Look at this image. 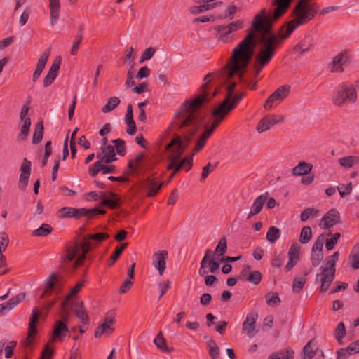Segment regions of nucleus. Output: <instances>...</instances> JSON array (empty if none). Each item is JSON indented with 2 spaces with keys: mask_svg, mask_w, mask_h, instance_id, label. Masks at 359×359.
Here are the masks:
<instances>
[{
  "mask_svg": "<svg viewBox=\"0 0 359 359\" xmlns=\"http://www.w3.org/2000/svg\"><path fill=\"white\" fill-rule=\"evenodd\" d=\"M52 231L53 227L50 224L44 223L33 231V236L37 237H45Z\"/></svg>",
  "mask_w": 359,
  "mask_h": 359,
  "instance_id": "39",
  "label": "nucleus"
},
{
  "mask_svg": "<svg viewBox=\"0 0 359 359\" xmlns=\"http://www.w3.org/2000/svg\"><path fill=\"white\" fill-rule=\"evenodd\" d=\"M25 298V293L21 292L8 301L0 304V316L4 315L22 302Z\"/></svg>",
  "mask_w": 359,
  "mask_h": 359,
  "instance_id": "22",
  "label": "nucleus"
},
{
  "mask_svg": "<svg viewBox=\"0 0 359 359\" xmlns=\"http://www.w3.org/2000/svg\"><path fill=\"white\" fill-rule=\"evenodd\" d=\"M217 168V164L212 165L210 163H208L205 167H203L200 181L201 182H204L208 176L213 172Z\"/></svg>",
  "mask_w": 359,
  "mask_h": 359,
  "instance_id": "50",
  "label": "nucleus"
},
{
  "mask_svg": "<svg viewBox=\"0 0 359 359\" xmlns=\"http://www.w3.org/2000/svg\"><path fill=\"white\" fill-rule=\"evenodd\" d=\"M101 205L107 206L111 209H116L119 205V199L104 198L101 202Z\"/></svg>",
  "mask_w": 359,
  "mask_h": 359,
  "instance_id": "61",
  "label": "nucleus"
},
{
  "mask_svg": "<svg viewBox=\"0 0 359 359\" xmlns=\"http://www.w3.org/2000/svg\"><path fill=\"white\" fill-rule=\"evenodd\" d=\"M88 239V235H86L83 238V242L79 244L80 249L82 250V254L76 259L74 264V269H76L78 266H81L86 258V254L90 251L93 248V244Z\"/></svg>",
  "mask_w": 359,
  "mask_h": 359,
  "instance_id": "24",
  "label": "nucleus"
},
{
  "mask_svg": "<svg viewBox=\"0 0 359 359\" xmlns=\"http://www.w3.org/2000/svg\"><path fill=\"white\" fill-rule=\"evenodd\" d=\"M346 334V330L343 322L339 323L334 330V336L339 344H342L343 338Z\"/></svg>",
  "mask_w": 359,
  "mask_h": 359,
  "instance_id": "37",
  "label": "nucleus"
},
{
  "mask_svg": "<svg viewBox=\"0 0 359 359\" xmlns=\"http://www.w3.org/2000/svg\"><path fill=\"white\" fill-rule=\"evenodd\" d=\"M50 22L52 26L57 22L60 13V1L49 0Z\"/></svg>",
  "mask_w": 359,
  "mask_h": 359,
  "instance_id": "29",
  "label": "nucleus"
},
{
  "mask_svg": "<svg viewBox=\"0 0 359 359\" xmlns=\"http://www.w3.org/2000/svg\"><path fill=\"white\" fill-rule=\"evenodd\" d=\"M350 63V57L346 53L337 54L329 64V69L333 73H341L344 70V67Z\"/></svg>",
  "mask_w": 359,
  "mask_h": 359,
  "instance_id": "14",
  "label": "nucleus"
},
{
  "mask_svg": "<svg viewBox=\"0 0 359 359\" xmlns=\"http://www.w3.org/2000/svg\"><path fill=\"white\" fill-rule=\"evenodd\" d=\"M211 74H208L204 79V83L201 86V93L196 96L192 101H186L180 107V111L175 114L174 126L179 128L183 126H189V133L195 134L200 128L203 118L201 116L199 109L205 103L210 102L217 93L215 90L210 93L208 84L211 81Z\"/></svg>",
  "mask_w": 359,
  "mask_h": 359,
  "instance_id": "2",
  "label": "nucleus"
},
{
  "mask_svg": "<svg viewBox=\"0 0 359 359\" xmlns=\"http://www.w3.org/2000/svg\"><path fill=\"white\" fill-rule=\"evenodd\" d=\"M265 299L270 306H278L281 302L278 294H273L271 292L267 293L265 295Z\"/></svg>",
  "mask_w": 359,
  "mask_h": 359,
  "instance_id": "47",
  "label": "nucleus"
},
{
  "mask_svg": "<svg viewBox=\"0 0 359 359\" xmlns=\"http://www.w3.org/2000/svg\"><path fill=\"white\" fill-rule=\"evenodd\" d=\"M318 8L319 6L316 3L310 4V0H299L293 10V14L297 18L283 25L286 28V32L281 37L288 38L297 26L311 21L317 14Z\"/></svg>",
  "mask_w": 359,
  "mask_h": 359,
  "instance_id": "4",
  "label": "nucleus"
},
{
  "mask_svg": "<svg viewBox=\"0 0 359 359\" xmlns=\"http://www.w3.org/2000/svg\"><path fill=\"white\" fill-rule=\"evenodd\" d=\"M336 359H348L350 355H352L346 348H339L337 353Z\"/></svg>",
  "mask_w": 359,
  "mask_h": 359,
  "instance_id": "64",
  "label": "nucleus"
},
{
  "mask_svg": "<svg viewBox=\"0 0 359 359\" xmlns=\"http://www.w3.org/2000/svg\"><path fill=\"white\" fill-rule=\"evenodd\" d=\"M222 4L221 1L215 2L210 4H203L198 6H194L190 7L189 11L191 13L194 15H197L198 13H203L208 10H211L215 8L217 5H220Z\"/></svg>",
  "mask_w": 359,
  "mask_h": 359,
  "instance_id": "33",
  "label": "nucleus"
},
{
  "mask_svg": "<svg viewBox=\"0 0 359 359\" xmlns=\"http://www.w3.org/2000/svg\"><path fill=\"white\" fill-rule=\"evenodd\" d=\"M292 0H273V5L276 6L272 20L276 21L278 20L287 10Z\"/></svg>",
  "mask_w": 359,
  "mask_h": 359,
  "instance_id": "25",
  "label": "nucleus"
},
{
  "mask_svg": "<svg viewBox=\"0 0 359 359\" xmlns=\"http://www.w3.org/2000/svg\"><path fill=\"white\" fill-rule=\"evenodd\" d=\"M127 246L128 243H123L119 247H117L116 248V250L114 251V254L110 257V258L107 261V265L109 266H111L114 264V263L116 262V260L118 259V257L121 256V255L123 253V250L127 248Z\"/></svg>",
  "mask_w": 359,
  "mask_h": 359,
  "instance_id": "38",
  "label": "nucleus"
},
{
  "mask_svg": "<svg viewBox=\"0 0 359 359\" xmlns=\"http://www.w3.org/2000/svg\"><path fill=\"white\" fill-rule=\"evenodd\" d=\"M50 55V48H49L46 49L43 51V53L41 54V55L40 56V57L37 62L36 67L38 68L44 69Z\"/></svg>",
  "mask_w": 359,
  "mask_h": 359,
  "instance_id": "46",
  "label": "nucleus"
},
{
  "mask_svg": "<svg viewBox=\"0 0 359 359\" xmlns=\"http://www.w3.org/2000/svg\"><path fill=\"white\" fill-rule=\"evenodd\" d=\"M97 158L101 163H110L116 160L114 147L107 145L102 147L101 151L97 154Z\"/></svg>",
  "mask_w": 359,
  "mask_h": 359,
  "instance_id": "23",
  "label": "nucleus"
},
{
  "mask_svg": "<svg viewBox=\"0 0 359 359\" xmlns=\"http://www.w3.org/2000/svg\"><path fill=\"white\" fill-rule=\"evenodd\" d=\"M9 243L8 235L5 232L0 233V275L5 274L8 272V269L6 264V257L3 255Z\"/></svg>",
  "mask_w": 359,
  "mask_h": 359,
  "instance_id": "19",
  "label": "nucleus"
},
{
  "mask_svg": "<svg viewBox=\"0 0 359 359\" xmlns=\"http://www.w3.org/2000/svg\"><path fill=\"white\" fill-rule=\"evenodd\" d=\"M236 83L232 82L230 83V85L227 87L226 89V98L223 100V102L218 106L217 108L215 109V114H219L222 109L225 107L226 104L230 102V101L232 100V95L234 93V90L236 87Z\"/></svg>",
  "mask_w": 359,
  "mask_h": 359,
  "instance_id": "32",
  "label": "nucleus"
},
{
  "mask_svg": "<svg viewBox=\"0 0 359 359\" xmlns=\"http://www.w3.org/2000/svg\"><path fill=\"white\" fill-rule=\"evenodd\" d=\"M61 64V57L57 56L53 60L48 74L44 77L43 81V86L47 88L53 83L57 78Z\"/></svg>",
  "mask_w": 359,
  "mask_h": 359,
  "instance_id": "16",
  "label": "nucleus"
},
{
  "mask_svg": "<svg viewBox=\"0 0 359 359\" xmlns=\"http://www.w3.org/2000/svg\"><path fill=\"white\" fill-rule=\"evenodd\" d=\"M120 104V99L118 97H110L107 104L102 108V113H109L113 111Z\"/></svg>",
  "mask_w": 359,
  "mask_h": 359,
  "instance_id": "40",
  "label": "nucleus"
},
{
  "mask_svg": "<svg viewBox=\"0 0 359 359\" xmlns=\"http://www.w3.org/2000/svg\"><path fill=\"white\" fill-rule=\"evenodd\" d=\"M39 311L36 308L33 309L29 318L27 337L20 344V345L25 349L32 348L34 344V336L37 334V330L35 325L39 320Z\"/></svg>",
  "mask_w": 359,
  "mask_h": 359,
  "instance_id": "10",
  "label": "nucleus"
},
{
  "mask_svg": "<svg viewBox=\"0 0 359 359\" xmlns=\"http://www.w3.org/2000/svg\"><path fill=\"white\" fill-rule=\"evenodd\" d=\"M68 319L67 316L63 317V320H58L55 322L53 327L52 337L49 339L48 343H54L55 341H62L63 338L69 334V328L65 321Z\"/></svg>",
  "mask_w": 359,
  "mask_h": 359,
  "instance_id": "12",
  "label": "nucleus"
},
{
  "mask_svg": "<svg viewBox=\"0 0 359 359\" xmlns=\"http://www.w3.org/2000/svg\"><path fill=\"white\" fill-rule=\"evenodd\" d=\"M351 355H354L359 353V340H356L351 343L346 348Z\"/></svg>",
  "mask_w": 359,
  "mask_h": 359,
  "instance_id": "63",
  "label": "nucleus"
},
{
  "mask_svg": "<svg viewBox=\"0 0 359 359\" xmlns=\"http://www.w3.org/2000/svg\"><path fill=\"white\" fill-rule=\"evenodd\" d=\"M244 95V93L236 94L235 95H233L232 100L230 101V102L226 104L225 107L222 109V111L219 112V114H215V109L213 110L212 116L215 117V120L209 127L205 128V131L199 137L195 149V151L201 150L204 147L207 140L213 133L215 128L222 123L225 116L237 106Z\"/></svg>",
  "mask_w": 359,
  "mask_h": 359,
  "instance_id": "5",
  "label": "nucleus"
},
{
  "mask_svg": "<svg viewBox=\"0 0 359 359\" xmlns=\"http://www.w3.org/2000/svg\"><path fill=\"white\" fill-rule=\"evenodd\" d=\"M60 218H75L76 219L82 217H88L90 218L97 215H104L106 210L98 208H75L72 207H63L59 210Z\"/></svg>",
  "mask_w": 359,
  "mask_h": 359,
  "instance_id": "9",
  "label": "nucleus"
},
{
  "mask_svg": "<svg viewBox=\"0 0 359 359\" xmlns=\"http://www.w3.org/2000/svg\"><path fill=\"white\" fill-rule=\"evenodd\" d=\"M243 27V20H237L233 21L229 25H221L214 27L216 31V38L222 43H229L233 41L232 34Z\"/></svg>",
  "mask_w": 359,
  "mask_h": 359,
  "instance_id": "8",
  "label": "nucleus"
},
{
  "mask_svg": "<svg viewBox=\"0 0 359 359\" xmlns=\"http://www.w3.org/2000/svg\"><path fill=\"white\" fill-rule=\"evenodd\" d=\"M168 256V253L166 250H161L153 255L152 264L158 269L161 276L163 275L166 268Z\"/></svg>",
  "mask_w": 359,
  "mask_h": 359,
  "instance_id": "21",
  "label": "nucleus"
},
{
  "mask_svg": "<svg viewBox=\"0 0 359 359\" xmlns=\"http://www.w3.org/2000/svg\"><path fill=\"white\" fill-rule=\"evenodd\" d=\"M306 283V280L304 278H295L292 285V290L295 293H299L303 289Z\"/></svg>",
  "mask_w": 359,
  "mask_h": 359,
  "instance_id": "57",
  "label": "nucleus"
},
{
  "mask_svg": "<svg viewBox=\"0 0 359 359\" xmlns=\"http://www.w3.org/2000/svg\"><path fill=\"white\" fill-rule=\"evenodd\" d=\"M313 165L305 161H301L292 170V173L294 176L306 175L312 170Z\"/></svg>",
  "mask_w": 359,
  "mask_h": 359,
  "instance_id": "31",
  "label": "nucleus"
},
{
  "mask_svg": "<svg viewBox=\"0 0 359 359\" xmlns=\"http://www.w3.org/2000/svg\"><path fill=\"white\" fill-rule=\"evenodd\" d=\"M57 281V275L55 273H53L50 275L49 278L46 283V288L43 292L41 297H44L47 295H50L52 293L53 290L54 289L56 282Z\"/></svg>",
  "mask_w": 359,
  "mask_h": 359,
  "instance_id": "42",
  "label": "nucleus"
},
{
  "mask_svg": "<svg viewBox=\"0 0 359 359\" xmlns=\"http://www.w3.org/2000/svg\"><path fill=\"white\" fill-rule=\"evenodd\" d=\"M318 213V210L312 208H308L304 209L300 215L302 222H306L311 216H316Z\"/></svg>",
  "mask_w": 359,
  "mask_h": 359,
  "instance_id": "54",
  "label": "nucleus"
},
{
  "mask_svg": "<svg viewBox=\"0 0 359 359\" xmlns=\"http://www.w3.org/2000/svg\"><path fill=\"white\" fill-rule=\"evenodd\" d=\"M323 257L324 256L323 252L312 251L311 255V261L313 266H318L321 263Z\"/></svg>",
  "mask_w": 359,
  "mask_h": 359,
  "instance_id": "48",
  "label": "nucleus"
},
{
  "mask_svg": "<svg viewBox=\"0 0 359 359\" xmlns=\"http://www.w3.org/2000/svg\"><path fill=\"white\" fill-rule=\"evenodd\" d=\"M155 53H156V48L154 47H149V48H146L143 51V53L140 57V62L142 63L146 60H150L154 55Z\"/></svg>",
  "mask_w": 359,
  "mask_h": 359,
  "instance_id": "56",
  "label": "nucleus"
},
{
  "mask_svg": "<svg viewBox=\"0 0 359 359\" xmlns=\"http://www.w3.org/2000/svg\"><path fill=\"white\" fill-rule=\"evenodd\" d=\"M162 185L163 183H160L159 181L156 180L154 178H147L144 184V189L148 190L146 196L147 197H153L156 196L161 189Z\"/></svg>",
  "mask_w": 359,
  "mask_h": 359,
  "instance_id": "28",
  "label": "nucleus"
},
{
  "mask_svg": "<svg viewBox=\"0 0 359 359\" xmlns=\"http://www.w3.org/2000/svg\"><path fill=\"white\" fill-rule=\"evenodd\" d=\"M339 252H335L332 255L326 258L324 266L320 268L321 272L316 275V280L320 278V291L325 292L327 291L330 285L335 277V265L339 260Z\"/></svg>",
  "mask_w": 359,
  "mask_h": 359,
  "instance_id": "7",
  "label": "nucleus"
},
{
  "mask_svg": "<svg viewBox=\"0 0 359 359\" xmlns=\"http://www.w3.org/2000/svg\"><path fill=\"white\" fill-rule=\"evenodd\" d=\"M172 130L174 131L182 130L183 137L179 135H176L170 142L166 145L165 149L170 154L168 156L169 164L168 165L167 169L168 170H173L172 173L176 175L183 166L180 163H177L178 161L181 158L182 154L184 153L186 148L189 146L191 137L194 134H190L189 133V126H183L182 128H177L174 126V121L172 125Z\"/></svg>",
  "mask_w": 359,
  "mask_h": 359,
  "instance_id": "3",
  "label": "nucleus"
},
{
  "mask_svg": "<svg viewBox=\"0 0 359 359\" xmlns=\"http://www.w3.org/2000/svg\"><path fill=\"white\" fill-rule=\"evenodd\" d=\"M280 236V231L276 226H271L266 233V239L271 243H275Z\"/></svg>",
  "mask_w": 359,
  "mask_h": 359,
  "instance_id": "44",
  "label": "nucleus"
},
{
  "mask_svg": "<svg viewBox=\"0 0 359 359\" xmlns=\"http://www.w3.org/2000/svg\"><path fill=\"white\" fill-rule=\"evenodd\" d=\"M325 237V233H321L317 237V238L315 241L312 247V251L323 252Z\"/></svg>",
  "mask_w": 359,
  "mask_h": 359,
  "instance_id": "55",
  "label": "nucleus"
},
{
  "mask_svg": "<svg viewBox=\"0 0 359 359\" xmlns=\"http://www.w3.org/2000/svg\"><path fill=\"white\" fill-rule=\"evenodd\" d=\"M340 222V214L339 211L332 208L323 217L319 226L322 229H327Z\"/></svg>",
  "mask_w": 359,
  "mask_h": 359,
  "instance_id": "15",
  "label": "nucleus"
},
{
  "mask_svg": "<svg viewBox=\"0 0 359 359\" xmlns=\"http://www.w3.org/2000/svg\"><path fill=\"white\" fill-rule=\"evenodd\" d=\"M268 195L269 193L265 192L255 198L248 215V219L259 214L262 211L263 206L267 200Z\"/></svg>",
  "mask_w": 359,
  "mask_h": 359,
  "instance_id": "27",
  "label": "nucleus"
},
{
  "mask_svg": "<svg viewBox=\"0 0 359 359\" xmlns=\"http://www.w3.org/2000/svg\"><path fill=\"white\" fill-rule=\"evenodd\" d=\"M83 286V283L79 282L71 289L69 294L66 297L65 299L62 302L63 307L65 306V305L68 303V302L70 300L72 296L75 295L80 291Z\"/></svg>",
  "mask_w": 359,
  "mask_h": 359,
  "instance_id": "53",
  "label": "nucleus"
},
{
  "mask_svg": "<svg viewBox=\"0 0 359 359\" xmlns=\"http://www.w3.org/2000/svg\"><path fill=\"white\" fill-rule=\"evenodd\" d=\"M300 246L297 243H293L289 251L288 258L289 260L285 266L286 272L290 271L297 263L299 257Z\"/></svg>",
  "mask_w": 359,
  "mask_h": 359,
  "instance_id": "26",
  "label": "nucleus"
},
{
  "mask_svg": "<svg viewBox=\"0 0 359 359\" xmlns=\"http://www.w3.org/2000/svg\"><path fill=\"white\" fill-rule=\"evenodd\" d=\"M154 343L157 346L158 348H159L161 351L165 353H169L170 350L167 347L166 345V340L163 337L162 332H160L156 337H155L154 340Z\"/></svg>",
  "mask_w": 359,
  "mask_h": 359,
  "instance_id": "41",
  "label": "nucleus"
},
{
  "mask_svg": "<svg viewBox=\"0 0 359 359\" xmlns=\"http://www.w3.org/2000/svg\"><path fill=\"white\" fill-rule=\"evenodd\" d=\"M284 116L280 114H268L263 117L257 126V130L263 133L276 124L283 123Z\"/></svg>",
  "mask_w": 359,
  "mask_h": 359,
  "instance_id": "13",
  "label": "nucleus"
},
{
  "mask_svg": "<svg viewBox=\"0 0 359 359\" xmlns=\"http://www.w3.org/2000/svg\"><path fill=\"white\" fill-rule=\"evenodd\" d=\"M112 143L116 149V152L118 155L123 156L126 154V146L125 142L122 139H116L112 140Z\"/></svg>",
  "mask_w": 359,
  "mask_h": 359,
  "instance_id": "49",
  "label": "nucleus"
},
{
  "mask_svg": "<svg viewBox=\"0 0 359 359\" xmlns=\"http://www.w3.org/2000/svg\"><path fill=\"white\" fill-rule=\"evenodd\" d=\"M31 162L25 158L20 166V175L18 183L20 189H25L27 186L28 180L31 175Z\"/></svg>",
  "mask_w": 359,
  "mask_h": 359,
  "instance_id": "20",
  "label": "nucleus"
},
{
  "mask_svg": "<svg viewBox=\"0 0 359 359\" xmlns=\"http://www.w3.org/2000/svg\"><path fill=\"white\" fill-rule=\"evenodd\" d=\"M227 250V241L225 236L222 237L215 248L214 253L218 256H223Z\"/></svg>",
  "mask_w": 359,
  "mask_h": 359,
  "instance_id": "45",
  "label": "nucleus"
},
{
  "mask_svg": "<svg viewBox=\"0 0 359 359\" xmlns=\"http://www.w3.org/2000/svg\"><path fill=\"white\" fill-rule=\"evenodd\" d=\"M74 306L76 307L74 312L81 322L87 325L89 323V317L86 309L83 306V302H76Z\"/></svg>",
  "mask_w": 359,
  "mask_h": 359,
  "instance_id": "30",
  "label": "nucleus"
},
{
  "mask_svg": "<svg viewBox=\"0 0 359 359\" xmlns=\"http://www.w3.org/2000/svg\"><path fill=\"white\" fill-rule=\"evenodd\" d=\"M258 318V314L255 312L249 313L244 322L243 323L242 330L250 338L253 337L257 334L255 331L256 321Z\"/></svg>",
  "mask_w": 359,
  "mask_h": 359,
  "instance_id": "17",
  "label": "nucleus"
},
{
  "mask_svg": "<svg viewBox=\"0 0 359 359\" xmlns=\"http://www.w3.org/2000/svg\"><path fill=\"white\" fill-rule=\"evenodd\" d=\"M80 250V246L79 243H74L73 245H69L66 250V254L63 257V262L72 261L74 259L76 255Z\"/></svg>",
  "mask_w": 359,
  "mask_h": 359,
  "instance_id": "35",
  "label": "nucleus"
},
{
  "mask_svg": "<svg viewBox=\"0 0 359 359\" xmlns=\"http://www.w3.org/2000/svg\"><path fill=\"white\" fill-rule=\"evenodd\" d=\"M339 164L344 168H351L359 163V157L356 156H348L340 158L338 160Z\"/></svg>",
  "mask_w": 359,
  "mask_h": 359,
  "instance_id": "34",
  "label": "nucleus"
},
{
  "mask_svg": "<svg viewBox=\"0 0 359 359\" xmlns=\"http://www.w3.org/2000/svg\"><path fill=\"white\" fill-rule=\"evenodd\" d=\"M290 91V86L284 85L277 88L266 100L264 104V109H271L283 102L288 95Z\"/></svg>",
  "mask_w": 359,
  "mask_h": 359,
  "instance_id": "11",
  "label": "nucleus"
},
{
  "mask_svg": "<svg viewBox=\"0 0 359 359\" xmlns=\"http://www.w3.org/2000/svg\"><path fill=\"white\" fill-rule=\"evenodd\" d=\"M312 238V230L311 228L309 226H305L302 229L299 241L302 244H306L309 243Z\"/></svg>",
  "mask_w": 359,
  "mask_h": 359,
  "instance_id": "43",
  "label": "nucleus"
},
{
  "mask_svg": "<svg viewBox=\"0 0 359 359\" xmlns=\"http://www.w3.org/2000/svg\"><path fill=\"white\" fill-rule=\"evenodd\" d=\"M313 340H310L304 347L303 352L304 354V357L308 358V359H312L316 355V351L311 346Z\"/></svg>",
  "mask_w": 359,
  "mask_h": 359,
  "instance_id": "60",
  "label": "nucleus"
},
{
  "mask_svg": "<svg viewBox=\"0 0 359 359\" xmlns=\"http://www.w3.org/2000/svg\"><path fill=\"white\" fill-rule=\"evenodd\" d=\"M335 106L339 107L354 104L358 100V92L353 83H344L339 86L332 96Z\"/></svg>",
  "mask_w": 359,
  "mask_h": 359,
  "instance_id": "6",
  "label": "nucleus"
},
{
  "mask_svg": "<svg viewBox=\"0 0 359 359\" xmlns=\"http://www.w3.org/2000/svg\"><path fill=\"white\" fill-rule=\"evenodd\" d=\"M49 344H46L41 352L40 359H51L53 355V350L50 348Z\"/></svg>",
  "mask_w": 359,
  "mask_h": 359,
  "instance_id": "62",
  "label": "nucleus"
},
{
  "mask_svg": "<svg viewBox=\"0 0 359 359\" xmlns=\"http://www.w3.org/2000/svg\"><path fill=\"white\" fill-rule=\"evenodd\" d=\"M262 279V275L259 271H253L249 273L247 281L254 285H258Z\"/></svg>",
  "mask_w": 359,
  "mask_h": 359,
  "instance_id": "52",
  "label": "nucleus"
},
{
  "mask_svg": "<svg viewBox=\"0 0 359 359\" xmlns=\"http://www.w3.org/2000/svg\"><path fill=\"white\" fill-rule=\"evenodd\" d=\"M109 236H110L109 233L104 232H100L94 234H88V239H91L97 243L108 239Z\"/></svg>",
  "mask_w": 359,
  "mask_h": 359,
  "instance_id": "59",
  "label": "nucleus"
},
{
  "mask_svg": "<svg viewBox=\"0 0 359 359\" xmlns=\"http://www.w3.org/2000/svg\"><path fill=\"white\" fill-rule=\"evenodd\" d=\"M197 141H198V140ZM197 142H196V145H195V147H194V149H193V153H192V154H191V156H187V157L184 158H183V159L180 162V164H182V165L183 167H184V166H185V165H188V167L186 168V171H189V170L191 168V167H192V165H193V156H194V154H196V153H198V151H201V150H198V151H195V149H196V145H197Z\"/></svg>",
  "mask_w": 359,
  "mask_h": 359,
  "instance_id": "51",
  "label": "nucleus"
},
{
  "mask_svg": "<svg viewBox=\"0 0 359 359\" xmlns=\"http://www.w3.org/2000/svg\"><path fill=\"white\" fill-rule=\"evenodd\" d=\"M352 183L350 182L347 185L340 184L337 187V190L339 192L340 196L341 198L345 197L346 196L350 194L352 191Z\"/></svg>",
  "mask_w": 359,
  "mask_h": 359,
  "instance_id": "58",
  "label": "nucleus"
},
{
  "mask_svg": "<svg viewBox=\"0 0 359 359\" xmlns=\"http://www.w3.org/2000/svg\"><path fill=\"white\" fill-rule=\"evenodd\" d=\"M114 323V318L113 316H106L104 322L98 325L95 330V337L96 338L100 337L102 335H110L114 330L112 325Z\"/></svg>",
  "mask_w": 359,
  "mask_h": 359,
  "instance_id": "18",
  "label": "nucleus"
},
{
  "mask_svg": "<svg viewBox=\"0 0 359 359\" xmlns=\"http://www.w3.org/2000/svg\"><path fill=\"white\" fill-rule=\"evenodd\" d=\"M272 22L266 16V8H262L255 15L251 29L243 40H242L233 50L230 62L224 68L222 76L226 80L238 75L240 80L243 76L254 54L256 46L255 32L261 33L259 42L261 47L255 56L256 62L268 65L274 55L276 50L281 44L282 34H285L286 28L282 26L279 30V36L271 33Z\"/></svg>",
  "mask_w": 359,
  "mask_h": 359,
  "instance_id": "1",
  "label": "nucleus"
},
{
  "mask_svg": "<svg viewBox=\"0 0 359 359\" xmlns=\"http://www.w3.org/2000/svg\"><path fill=\"white\" fill-rule=\"evenodd\" d=\"M43 131H44V128H43V121H40L37 122L35 125V130H34V133L33 135V139H32L33 144H37L41 142V140L43 139Z\"/></svg>",
  "mask_w": 359,
  "mask_h": 359,
  "instance_id": "36",
  "label": "nucleus"
}]
</instances>
